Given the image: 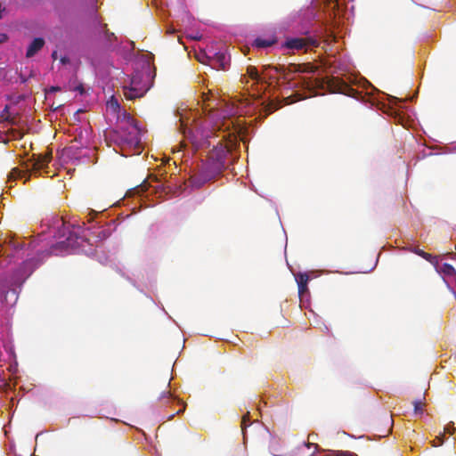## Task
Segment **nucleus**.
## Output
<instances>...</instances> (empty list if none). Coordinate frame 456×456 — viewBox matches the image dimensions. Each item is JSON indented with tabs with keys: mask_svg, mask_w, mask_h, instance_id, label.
Returning a JSON list of instances; mask_svg holds the SVG:
<instances>
[{
	"mask_svg": "<svg viewBox=\"0 0 456 456\" xmlns=\"http://www.w3.org/2000/svg\"><path fill=\"white\" fill-rule=\"evenodd\" d=\"M414 405V412L416 414H420L423 411V403L420 400H416L413 402Z\"/></svg>",
	"mask_w": 456,
	"mask_h": 456,
	"instance_id": "obj_16",
	"label": "nucleus"
},
{
	"mask_svg": "<svg viewBox=\"0 0 456 456\" xmlns=\"http://www.w3.org/2000/svg\"><path fill=\"white\" fill-rule=\"evenodd\" d=\"M275 43H276L275 38L265 39V38L258 37L255 40L254 45L258 48H265V47L272 46Z\"/></svg>",
	"mask_w": 456,
	"mask_h": 456,
	"instance_id": "obj_11",
	"label": "nucleus"
},
{
	"mask_svg": "<svg viewBox=\"0 0 456 456\" xmlns=\"http://www.w3.org/2000/svg\"><path fill=\"white\" fill-rule=\"evenodd\" d=\"M344 89H341V93L349 96L354 97L355 90L347 85H343Z\"/></svg>",
	"mask_w": 456,
	"mask_h": 456,
	"instance_id": "obj_17",
	"label": "nucleus"
},
{
	"mask_svg": "<svg viewBox=\"0 0 456 456\" xmlns=\"http://www.w3.org/2000/svg\"><path fill=\"white\" fill-rule=\"evenodd\" d=\"M56 54H57V53H56V52H53V53L52 56H53V59H55V58H56Z\"/></svg>",
	"mask_w": 456,
	"mask_h": 456,
	"instance_id": "obj_34",
	"label": "nucleus"
},
{
	"mask_svg": "<svg viewBox=\"0 0 456 456\" xmlns=\"http://www.w3.org/2000/svg\"><path fill=\"white\" fill-rule=\"evenodd\" d=\"M103 27H104V28H105V33H104V34H105L106 40H107L108 42L111 43V42H112V40L116 38V37H115V35H114V33L110 32V31L107 29V25H106V24H104V25H103Z\"/></svg>",
	"mask_w": 456,
	"mask_h": 456,
	"instance_id": "obj_19",
	"label": "nucleus"
},
{
	"mask_svg": "<svg viewBox=\"0 0 456 456\" xmlns=\"http://www.w3.org/2000/svg\"><path fill=\"white\" fill-rule=\"evenodd\" d=\"M5 120H7V121H9V122L13 123V121H12V120H10V119H9V118H5Z\"/></svg>",
	"mask_w": 456,
	"mask_h": 456,
	"instance_id": "obj_39",
	"label": "nucleus"
},
{
	"mask_svg": "<svg viewBox=\"0 0 456 456\" xmlns=\"http://www.w3.org/2000/svg\"><path fill=\"white\" fill-rule=\"evenodd\" d=\"M128 119H130L132 122H134V119L131 117H128Z\"/></svg>",
	"mask_w": 456,
	"mask_h": 456,
	"instance_id": "obj_41",
	"label": "nucleus"
},
{
	"mask_svg": "<svg viewBox=\"0 0 456 456\" xmlns=\"http://www.w3.org/2000/svg\"><path fill=\"white\" fill-rule=\"evenodd\" d=\"M268 70L270 71H274L275 73H278L280 71V69L276 67H271V66H268V67H265V72H267Z\"/></svg>",
	"mask_w": 456,
	"mask_h": 456,
	"instance_id": "obj_24",
	"label": "nucleus"
},
{
	"mask_svg": "<svg viewBox=\"0 0 456 456\" xmlns=\"http://www.w3.org/2000/svg\"><path fill=\"white\" fill-rule=\"evenodd\" d=\"M247 73L251 79H254L256 81L260 80V76H259L258 71L256 67H253V66L248 67Z\"/></svg>",
	"mask_w": 456,
	"mask_h": 456,
	"instance_id": "obj_15",
	"label": "nucleus"
},
{
	"mask_svg": "<svg viewBox=\"0 0 456 456\" xmlns=\"http://www.w3.org/2000/svg\"><path fill=\"white\" fill-rule=\"evenodd\" d=\"M213 65L221 68L222 69H225L228 64V58L224 53H216L213 58L211 59Z\"/></svg>",
	"mask_w": 456,
	"mask_h": 456,
	"instance_id": "obj_9",
	"label": "nucleus"
},
{
	"mask_svg": "<svg viewBox=\"0 0 456 456\" xmlns=\"http://www.w3.org/2000/svg\"><path fill=\"white\" fill-rule=\"evenodd\" d=\"M310 44L314 45L315 44V41L309 38L297 37L287 39L284 44V46L289 49L301 50L305 48Z\"/></svg>",
	"mask_w": 456,
	"mask_h": 456,
	"instance_id": "obj_6",
	"label": "nucleus"
},
{
	"mask_svg": "<svg viewBox=\"0 0 456 456\" xmlns=\"http://www.w3.org/2000/svg\"><path fill=\"white\" fill-rule=\"evenodd\" d=\"M445 430H446L448 433L452 434V433H453V431L455 430V428H452H452H445Z\"/></svg>",
	"mask_w": 456,
	"mask_h": 456,
	"instance_id": "obj_31",
	"label": "nucleus"
},
{
	"mask_svg": "<svg viewBox=\"0 0 456 456\" xmlns=\"http://www.w3.org/2000/svg\"><path fill=\"white\" fill-rule=\"evenodd\" d=\"M51 159H52V151H47L45 154L37 155V159H35L31 164L32 171L37 173V172L47 167Z\"/></svg>",
	"mask_w": 456,
	"mask_h": 456,
	"instance_id": "obj_5",
	"label": "nucleus"
},
{
	"mask_svg": "<svg viewBox=\"0 0 456 456\" xmlns=\"http://www.w3.org/2000/svg\"><path fill=\"white\" fill-rule=\"evenodd\" d=\"M8 37L5 34H0V44L7 41Z\"/></svg>",
	"mask_w": 456,
	"mask_h": 456,
	"instance_id": "obj_27",
	"label": "nucleus"
},
{
	"mask_svg": "<svg viewBox=\"0 0 456 456\" xmlns=\"http://www.w3.org/2000/svg\"><path fill=\"white\" fill-rule=\"evenodd\" d=\"M148 90V86L143 82V74L136 72L131 77L130 86L123 87V94L126 99L134 100L142 97Z\"/></svg>",
	"mask_w": 456,
	"mask_h": 456,
	"instance_id": "obj_3",
	"label": "nucleus"
},
{
	"mask_svg": "<svg viewBox=\"0 0 456 456\" xmlns=\"http://www.w3.org/2000/svg\"><path fill=\"white\" fill-rule=\"evenodd\" d=\"M184 411V406H183L182 408H180L176 413H180V412H183Z\"/></svg>",
	"mask_w": 456,
	"mask_h": 456,
	"instance_id": "obj_33",
	"label": "nucleus"
},
{
	"mask_svg": "<svg viewBox=\"0 0 456 456\" xmlns=\"http://www.w3.org/2000/svg\"><path fill=\"white\" fill-rule=\"evenodd\" d=\"M337 456H357L354 452H339Z\"/></svg>",
	"mask_w": 456,
	"mask_h": 456,
	"instance_id": "obj_23",
	"label": "nucleus"
},
{
	"mask_svg": "<svg viewBox=\"0 0 456 456\" xmlns=\"http://www.w3.org/2000/svg\"><path fill=\"white\" fill-rule=\"evenodd\" d=\"M330 2H333V0H330ZM334 2L336 3V5H338V0H334Z\"/></svg>",
	"mask_w": 456,
	"mask_h": 456,
	"instance_id": "obj_40",
	"label": "nucleus"
},
{
	"mask_svg": "<svg viewBox=\"0 0 456 456\" xmlns=\"http://www.w3.org/2000/svg\"><path fill=\"white\" fill-rule=\"evenodd\" d=\"M305 446H307L308 448H310L312 446H314V448H317L318 445L316 444H311L308 442L305 444Z\"/></svg>",
	"mask_w": 456,
	"mask_h": 456,
	"instance_id": "obj_30",
	"label": "nucleus"
},
{
	"mask_svg": "<svg viewBox=\"0 0 456 456\" xmlns=\"http://www.w3.org/2000/svg\"><path fill=\"white\" fill-rule=\"evenodd\" d=\"M44 45L45 40L42 37L35 38L28 47L26 57H33L38 51H40L43 48Z\"/></svg>",
	"mask_w": 456,
	"mask_h": 456,
	"instance_id": "obj_8",
	"label": "nucleus"
},
{
	"mask_svg": "<svg viewBox=\"0 0 456 456\" xmlns=\"http://www.w3.org/2000/svg\"><path fill=\"white\" fill-rule=\"evenodd\" d=\"M201 59H202V56H198V60L202 62L203 61Z\"/></svg>",
	"mask_w": 456,
	"mask_h": 456,
	"instance_id": "obj_37",
	"label": "nucleus"
},
{
	"mask_svg": "<svg viewBox=\"0 0 456 456\" xmlns=\"http://www.w3.org/2000/svg\"><path fill=\"white\" fill-rule=\"evenodd\" d=\"M34 272V263L31 260L24 261L16 270L12 273L6 274L0 279L1 286L4 290L16 291L17 288H20L23 282L32 274Z\"/></svg>",
	"mask_w": 456,
	"mask_h": 456,
	"instance_id": "obj_2",
	"label": "nucleus"
},
{
	"mask_svg": "<svg viewBox=\"0 0 456 456\" xmlns=\"http://www.w3.org/2000/svg\"><path fill=\"white\" fill-rule=\"evenodd\" d=\"M171 396H172V395H171L170 391H164V392L161 394V395H160L159 399H161V400H162V399H167V400H168Z\"/></svg>",
	"mask_w": 456,
	"mask_h": 456,
	"instance_id": "obj_22",
	"label": "nucleus"
},
{
	"mask_svg": "<svg viewBox=\"0 0 456 456\" xmlns=\"http://www.w3.org/2000/svg\"><path fill=\"white\" fill-rule=\"evenodd\" d=\"M25 174L18 168H12L8 175L9 181L22 178Z\"/></svg>",
	"mask_w": 456,
	"mask_h": 456,
	"instance_id": "obj_14",
	"label": "nucleus"
},
{
	"mask_svg": "<svg viewBox=\"0 0 456 456\" xmlns=\"http://www.w3.org/2000/svg\"><path fill=\"white\" fill-rule=\"evenodd\" d=\"M248 421H249V412H247V414H245L242 417V420H241V428H242V429L246 428V427L248 425Z\"/></svg>",
	"mask_w": 456,
	"mask_h": 456,
	"instance_id": "obj_21",
	"label": "nucleus"
},
{
	"mask_svg": "<svg viewBox=\"0 0 456 456\" xmlns=\"http://www.w3.org/2000/svg\"><path fill=\"white\" fill-rule=\"evenodd\" d=\"M200 37H201L194 36V37H193V38H194V39H196V40H199V39H200Z\"/></svg>",
	"mask_w": 456,
	"mask_h": 456,
	"instance_id": "obj_35",
	"label": "nucleus"
},
{
	"mask_svg": "<svg viewBox=\"0 0 456 456\" xmlns=\"http://www.w3.org/2000/svg\"><path fill=\"white\" fill-rule=\"evenodd\" d=\"M413 252H414L415 254H417L418 256H421V257H422V256L425 255V253H426V252H425V251H423L422 249H419V248H417L413 249Z\"/></svg>",
	"mask_w": 456,
	"mask_h": 456,
	"instance_id": "obj_25",
	"label": "nucleus"
},
{
	"mask_svg": "<svg viewBox=\"0 0 456 456\" xmlns=\"http://www.w3.org/2000/svg\"><path fill=\"white\" fill-rule=\"evenodd\" d=\"M424 259H426L427 261L430 262L431 264L436 265L438 261H437V257L436 256H433L431 254L429 253H425V255L422 256Z\"/></svg>",
	"mask_w": 456,
	"mask_h": 456,
	"instance_id": "obj_18",
	"label": "nucleus"
},
{
	"mask_svg": "<svg viewBox=\"0 0 456 456\" xmlns=\"http://www.w3.org/2000/svg\"><path fill=\"white\" fill-rule=\"evenodd\" d=\"M227 150L220 145L214 147L209 152L208 160L206 166V174L195 175L191 177V183L195 187H200L208 181L220 174L225 167Z\"/></svg>",
	"mask_w": 456,
	"mask_h": 456,
	"instance_id": "obj_1",
	"label": "nucleus"
},
{
	"mask_svg": "<svg viewBox=\"0 0 456 456\" xmlns=\"http://www.w3.org/2000/svg\"><path fill=\"white\" fill-rule=\"evenodd\" d=\"M51 91H53V92L60 91V87L53 86V87H51Z\"/></svg>",
	"mask_w": 456,
	"mask_h": 456,
	"instance_id": "obj_32",
	"label": "nucleus"
},
{
	"mask_svg": "<svg viewBox=\"0 0 456 456\" xmlns=\"http://www.w3.org/2000/svg\"><path fill=\"white\" fill-rule=\"evenodd\" d=\"M201 59H202V56H198V60L202 62L203 61Z\"/></svg>",
	"mask_w": 456,
	"mask_h": 456,
	"instance_id": "obj_36",
	"label": "nucleus"
},
{
	"mask_svg": "<svg viewBox=\"0 0 456 456\" xmlns=\"http://www.w3.org/2000/svg\"><path fill=\"white\" fill-rule=\"evenodd\" d=\"M281 107L280 102H276L273 101L269 102L265 106V112L266 114H271L273 111L277 110Z\"/></svg>",
	"mask_w": 456,
	"mask_h": 456,
	"instance_id": "obj_13",
	"label": "nucleus"
},
{
	"mask_svg": "<svg viewBox=\"0 0 456 456\" xmlns=\"http://www.w3.org/2000/svg\"><path fill=\"white\" fill-rule=\"evenodd\" d=\"M436 268L437 272L444 275V278L450 280L451 281H456V270L452 265L448 263H437Z\"/></svg>",
	"mask_w": 456,
	"mask_h": 456,
	"instance_id": "obj_7",
	"label": "nucleus"
},
{
	"mask_svg": "<svg viewBox=\"0 0 456 456\" xmlns=\"http://www.w3.org/2000/svg\"><path fill=\"white\" fill-rule=\"evenodd\" d=\"M267 75H268L270 77H272L273 76V73H271V72H270V73H267Z\"/></svg>",
	"mask_w": 456,
	"mask_h": 456,
	"instance_id": "obj_38",
	"label": "nucleus"
},
{
	"mask_svg": "<svg viewBox=\"0 0 456 456\" xmlns=\"http://www.w3.org/2000/svg\"><path fill=\"white\" fill-rule=\"evenodd\" d=\"M436 439L438 440V443H437V444L434 443V444H433V445H434V446L441 445V444H443V440H442V438H441V437H437Z\"/></svg>",
	"mask_w": 456,
	"mask_h": 456,
	"instance_id": "obj_29",
	"label": "nucleus"
},
{
	"mask_svg": "<svg viewBox=\"0 0 456 456\" xmlns=\"http://www.w3.org/2000/svg\"><path fill=\"white\" fill-rule=\"evenodd\" d=\"M75 91L79 92L80 94H83L85 93V89L83 85H79L74 88Z\"/></svg>",
	"mask_w": 456,
	"mask_h": 456,
	"instance_id": "obj_26",
	"label": "nucleus"
},
{
	"mask_svg": "<svg viewBox=\"0 0 456 456\" xmlns=\"http://www.w3.org/2000/svg\"><path fill=\"white\" fill-rule=\"evenodd\" d=\"M148 183L146 181H144L142 183H141L140 185L134 187V189H132L130 191H129V194H141L142 192H145L147 190H148Z\"/></svg>",
	"mask_w": 456,
	"mask_h": 456,
	"instance_id": "obj_12",
	"label": "nucleus"
},
{
	"mask_svg": "<svg viewBox=\"0 0 456 456\" xmlns=\"http://www.w3.org/2000/svg\"><path fill=\"white\" fill-rule=\"evenodd\" d=\"M20 78L21 83H26L28 81V77H25L22 73L20 74Z\"/></svg>",
	"mask_w": 456,
	"mask_h": 456,
	"instance_id": "obj_28",
	"label": "nucleus"
},
{
	"mask_svg": "<svg viewBox=\"0 0 456 456\" xmlns=\"http://www.w3.org/2000/svg\"><path fill=\"white\" fill-rule=\"evenodd\" d=\"M108 106L115 111L119 109V104L114 97H112L111 100L108 102Z\"/></svg>",
	"mask_w": 456,
	"mask_h": 456,
	"instance_id": "obj_20",
	"label": "nucleus"
},
{
	"mask_svg": "<svg viewBox=\"0 0 456 456\" xmlns=\"http://www.w3.org/2000/svg\"><path fill=\"white\" fill-rule=\"evenodd\" d=\"M296 280L298 287V294L303 295L307 290L309 276L306 273H298Z\"/></svg>",
	"mask_w": 456,
	"mask_h": 456,
	"instance_id": "obj_10",
	"label": "nucleus"
},
{
	"mask_svg": "<svg viewBox=\"0 0 456 456\" xmlns=\"http://www.w3.org/2000/svg\"><path fill=\"white\" fill-rule=\"evenodd\" d=\"M58 223L61 224V226H58L55 236L60 240L59 243L62 247L66 248L74 247L78 236L70 229V225L66 224L63 219L58 220Z\"/></svg>",
	"mask_w": 456,
	"mask_h": 456,
	"instance_id": "obj_4",
	"label": "nucleus"
}]
</instances>
